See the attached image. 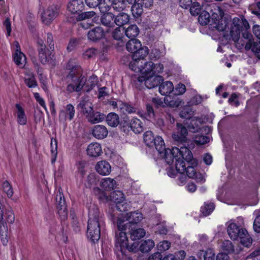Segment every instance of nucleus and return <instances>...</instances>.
I'll use <instances>...</instances> for the list:
<instances>
[{
  "label": "nucleus",
  "instance_id": "11",
  "mask_svg": "<svg viewBox=\"0 0 260 260\" xmlns=\"http://www.w3.org/2000/svg\"><path fill=\"white\" fill-rule=\"evenodd\" d=\"M75 114V109L74 107L71 104H68L64 109L60 110L59 120L63 123H64L67 120L71 121L73 119Z\"/></svg>",
  "mask_w": 260,
  "mask_h": 260
},
{
  "label": "nucleus",
  "instance_id": "23",
  "mask_svg": "<svg viewBox=\"0 0 260 260\" xmlns=\"http://www.w3.org/2000/svg\"><path fill=\"white\" fill-rule=\"evenodd\" d=\"M87 153L88 155L91 157H95L100 156L102 153L101 145L98 143L90 144L87 147Z\"/></svg>",
  "mask_w": 260,
  "mask_h": 260
},
{
  "label": "nucleus",
  "instance_id": "16",
  "mask_svg": "<svg viewBox=\"0 0 260 260\" xmlns=\"http://www.w3.org/2000/svg\"><path fill=\"white\" fill-rule=\"evenodd\" d=\"M231 18L216 17V18H214V23L212 25V27L215 28L220 31H224L231 21Z\"/></svg>",
  "mask_w": 260,
  "mask_h": 260
},
{
  "label": "nucleus",
  "instance_id": "46",
  "mask_svg": "<svg viewBox=\"0 0 260 260\" xmlns=\"http://www.w3.org/2000/svg\"><path fill=\"white\" fill-rule=\"evenodd\" d=\"M112 35V37L114 40L120 41L118 44L120 46H124V42L122 40L123 38V33L121 32L119 27L114 30Z\"/></svg>",
  "mask_w": 260,
  "mask_h": 260
},
{
  "label": "nucleus",
  "instance_id": "22",
  "mask_svg": "<svg viewBox=\"0 0 260 260\" xmlns=\"http://www.w3.org/2000/svg\"><path fill=\"white\" fill-rule=\"evenodd\" d=\"M130 128L135 134H140L144 131V124L140 119L134 117L130 120Z\"/></svg>",
  "mask_w": 260,
  "mask_h": 260
},
{
  "label": "nucleus",
  "instance_id": "21",
  "mask_svg": "<svg viewBox=\"0 0 260 260\" xmlns=\"http://www.w3.org/2000/svg\"><path fill=\"white\" fill-rule=\"evenodd\" d=\"M190 14L193 16H207L209 14L204 11L198 2H193L190 8Z\"/></svg>",
  "mask_w": 260,
  "mask_h": 260
},
{
  "label": "nucleus",
  "instance_id": "54",
  "mask_svg": "<svg viewBox=\"0 0 260 260\" xmlns=\"http://www.w3.org/2000/svg\"><path fill=\"white\" fill-rule=\"evenodd\" d=\"M198 22L202 25L209 24L212 26L214 23V18L216 17H198Z\"/></svg>",
  "mask_w": 260,
  "mask_h": 260
},
{
  "label": "nucleus",
  "instance_id": "36",
  "mask_svg": "<svg viewBox=\"0 0 260 260\" xmlns=\"http://www.w3.org/2000/svg\"><path fill=\"white\" fill-rule=\"evenodd\" d=\"M16 107L18 110L17 121L21 125H25L26 123L27 118L25 112L22 107L19 104H16Z\"/></svg>",
  "mask_w": 260,
  "mask_h": 260
},
{
  "label": "nucleus",
  "instance_id": "63",
  "mask_svg": "<svg viewBox=\"0 0 260 260\" xmlns=\"http://www.w3.org/2000/svg\"><path fill=\"white\" fill-rule=\"evenodd\" d=\"M164 70V66L161 63H154V66H153V74L152 75H156V74H158L161 73L163 72Z\"/></svg>",
  "mask_w": 260,
  "mask_h": 260
},
{
  "label": "nucleus",
  "instance_id": "49",
  "mask_svg": "<svg viewBox=\"0 0 260 260\" xmlns=\"http://www.w3.org/2000/svg\"><path fill=\"white\" fill-rule=\"evenodd\" d=\"M3 189L4 191L7 194L9 198H11L13 195V190L11 185L6 180L2 184Z\"/></svg>",
  "mask_w": 260,
  "mask_h": 260
},
{
  "label": "nucleus",
  "instance_id": "53",
  "mask_svg": "<svg viewBox=\"0 0 260 260\" xmlns=\"http://www.w3.org/2000/svg\"><path fill=\"white\" fill-rule=\"evenodd\" d=\"M0 237L3 244L6 245L8 242V228L5 229L0 225Z\"/></svg>",
  "mask_w": 260,
  "mask_h": 260
},
{
  "label": "nucleus",
  "instance_id": "47",
  "mask_svg": "<svg viewBox=\"0 0 260 260\" xmlns=\"http://www.w3.org/2000/svg\"><path fill=\"white\" fill-rule=\"evenodd\" d=\"M142 5L139 2L134 4L131 7V11L133 16H141L143 12Z\"/></svg>",
  "mask_w": 260,
  "mask_h": 260
},
{
  "label": "nucleus",
  "instance_id": "28",
  "mask_svg": "<svg viewBox=\"0 0 260 260\" xmlns=\"http://www.w3.org/2000/svg\"><path fill=\"white\" fill-rule=\"evenodd\" d=\"M116 186V181L111 178H105L101 181V186L105 190L114 189Z\"/></svg>",
  "mask_w": 260,
  "mask_h": 260
},
{
  "label": "nucleus",
  "instance_id": "25",
  "mask_svg": "<svg viewBox=\"0 0 260 260\" xmlns=\"http://www.w3.org/2000/svg\"><path fill=\"white\" fill-rule=\"evenodd\" d=\"M39 13L41 16L45 14L47 16H55L61 14L60 7L57 5H52L49 7L46 12L44 10H40Z\"/></svg>",
  "mask_w": 260,
  "mask_h": 260
},
{
  "label": "nucleus",
  "instance_id": "55",
  "mask_svg": "<svg viewBox=\"0 0 260 260\" xmlns=\"http://www.w3.org/2000/svg\"><path fill=\"white\" fill-rule=\"evenodd\" d=\"M97 49L91 48L87 49L83 53V56L85 59H89L94 56L98 53Z\"/></svg>",
  "mask_w": 260,
  "mask_h": 260
},
{
  "label": "nucleus",
  "instance_id": "61",
  "mask_svg": "<svg viewBox=\"0 0 260 260\" xmlns=\"http://www.w3.org/2000/svg\"><path fill=\"white\" fill-rule=\"evenodd\" d=\"M242 35V37L248 41L246 44L251 43L253 45V44L256 43L253 41V36L251 34L248 32L247 30H245L243 31Z\"/></svg>",
  "mask_w": 260,
  "mask_h": 260
},
{
  "label": "nucleus",
  "instance_id": "17",
  "mask_svg": "<svg viewBox=\"0 0 260 260\" xmlns=\"http://www.w3.org/2000/svg\"><path fill=\"white\" fill-rule=\"evenodd\" d=\"M87 37L89 40L97 42L105 37V32L101 27H95L88 31Z\"/></svg>",
  "mask_w": 260,
  "mask_h": 260
},
{
  "label": "nucleus",
  "instance_id": "5",
  "mask_svg": "<svg viewBox=\"0 0 260 260\" xmlns=\"http://www.w3.org/2000/svg\"><path fill=\"white\" fill-rule=\"evenodd\" d=\"M84 4L82 0H71L68 5L67 9L74 15L78 16H94L95 13L94 11L83 12Z\"/></svg>",
  "mask_w": 260,
  "mask_h": 260
},
{
  "label": "nucleus",
  "instance_id": "35",
  "mask_svg": "<svg viewBox=\"0 0 260 260\" xmlns=\"http://www.w3.org/2000/svg\"><path fill=\"white\" fill-rule=\"evenodd\" d=\"M153 66H154V63L152 61L146 62L144 61L140 73L146 76H148V75H152Z\"/></svg>",
  "mask_w": 260,
  "mask_h": 260
},
{
  "label": "nucleus",
  "instance_id": "20",
  "mask_svg": "<svg viewBox=\"0 0 260 260\" xmlns=\"http://www.w3.org/2000/svg\"><path fill=\"white\" fill-rule=\"evenodd\" d=\"M163 78L159 75H149L145 80V86L148 89H151L158 86L161 81Z\"/></svg>",
  "mask_w": 260,
  "mask_h": 260
},
{
  "label": "nucleus",
  "instance_id": "7",
  "mask_svg": "<svg viewBox=\"0 0 260 260\" xmlns=\"http://www.w3.org/2000/svg\"><path fill=\"white\" fill-rule=\"evenodd\" d=\"M177 132L172 134V138L176 144H185V143L190 142L187 139L188 131L187 128L182 123H177Z\"/></svg>",
  "mask_w": 260,
  "mask_h": 260
},
{
  "label": "nucleus",
  "instance_id": "51",
  "mask_svg": "<svg viewBox=\"0 0 260 260\" xmlns=\"http://www.w3.org/2000/svg\"><path fill=\"white\" fill-rule=\"evenodd\" d=\"M92 17H76V21H83V22L81 23V25L83 27L87 29L90 26L93 25L92 22L93 20H92V21L90 20V18H91Z\"/></svg>",
  "mask_w": 260,
  "mask_h": 260
},
{
  "label": "nucleus",
  "instance_id": "64",
  "mask_svg": "<svg viewBox=\"0 0 260 260\" xmlns=\"http://www.w3.org/2000/svg\"><path fill=\"white\" fill-rule=\"evenodd\" d=\"M253 229L256 233H260V211L253 222Z\"/></svg>",
  "mask_w": 260,
  "mask_h": 260
},
{
  "label": "nucleus",
  "instance_id": "19",
  "mask_svg": "<svg viewBox=\"0 0 260 260\" xmlns=\"http://www.w3.org/2000/svg\"><path fill=\"white\" fill-rule=\"evenodd\" d=\"M92 133L95 138L103 139L107 136L108 131L105 125H96L93 127Z\"/></svg>",
  "mask_w": 260,
  "mask_h": 260
},
{
  "label": "nucleus",
  "instance_id": "2",
  "mask_svg": "<svg viewBox=\"0 0 260 260\" xmlns=\"http://www.w3.org/2000/svg\"><path fill=\"white\" fill-rule=\"evenodd\" d=\"M102 216L96 205L90 204L88 209L87 237L91 242H98L101 237V223Z\"/></svg>",
  "mask_w": 260,
  "mask_h": 260
},
{
  "label": "nucleus",
  "instance_id": "29",
  "mask_svg": "<svg viewBox=\"0 0 260 260\" xmlns=\"http://www.w3.org/2000/svg\"><path fill=\"white\" fill-rule=\"evenodd\" d=\"M13 59L15 63L20 68H23L26 62V57L22 52H15L13 54Z\"/></svg>",
  "mask_w": 260,
  "mask_h": 260
},
{
  "label": "nucleus",
  "instance_id": "43",
  "mask_svg": "<svg viewBox=\"0 0 260 260\" xmlns=\"http://www.w3.org/2000/svg\"><path fill=\"white\" fill-rule=\"evenodd\" d=\"M143 64V61L142 60H140L139 59H133V60L131 61L129 64V67L132 70L135 72L140 73Z\"/></svg>",
  "mask_w": 260,
  "mask_h": 260
},
{
  "label": "nucleus",
  "instance_id": "41",
  "mask_svg": "<svg viewBox=\"0 0 260 260\" xmlns=\"http://www.w3.org/2000/svg\"><path fill=\"white\" fill-rule=\"evenodd\" d=\"M215 206L214 204L205 203L204 205L201 207V212L204 216H207L211 214L214 210Z\"/></svg>",
  "mask_w": 260,
  "mask_h": 260
},
{
  "label": "nucleus",
  "instance_id": "8",
  "mask_svg": "<svg viewBox=\"0 0 260 260\" xmlns=\"http://www.w3.org/2000/svg\"><path fill=\"white\" fill-rule=\"evenodd\" d=\"M55 200L58 214L62 220H64L68 216V211L64 196L59 189L56 193Z\"/></svg>",
  "mask_w": 260,
  "mask_h": 260
},
{
  "label": "nucleus",
  "instance_id": "24",
  "mask_svg": "<svg viewBox=\"0 0 260 260\" xmlns=\"http://www.w3.org/2000/svg\"><path fill=\"white\" fill-rule=\"evenodd\" d=\"M105 117V115L100 112L94 111L93 110L89 115H86L88 121L92 123H96L102 121Z\"/></svg>",
  "mask_w": 260,
  "mask_h": 260
},
{
  "label": "nucleus",
  "instance_id": "14",
  "mask_svg": "<svg viewBox=\"0 0 260 260\" xmlns=\"http://www.w3.org/2000/svg\"><path fill=\"white\" fill-rule=\"evenodd\" d=\"M153 143H154L153 147H154L158 151V153L160 154V156L164 158L166 161L167 156V151L169 149L166 148L165 144L162 138L160 136H156L155 140L153 141Z\"/></svg>",
  "mask_w": 260,
  "mask_h": 260
},
{
  "label": "nucleus",
  "instance_id": "26",
  "mask_svg": "<svg viewBox=\"0 0 260 260\" xmlns=\"http://www.w3.org/2000/svg\"><path fill=\"white\" fill-rule=\"evenodd\" d=\"M120 105L119 111L122 113H126L129 114L137 113L140 114V111L138 108L134 105L130 104L129 103L123 102Z\"/></svg>",
  "mask_w": 260,
  "mask_h": 260
},
{
  "label": "nucleus",
  "instance_id": "4",
  "mask_svg": "<svg viewBox=\"0 0 260 260\" xmlns=\"http://www.w3.org/2000/svg\"><path fill=\"white\" fill-rule=\"evenodd\" d=\"M227 232L230 238L233 240L238 238L244 246L248 247L252 244V239L245 229L240 228L236 223H230L227 228Z\"/></svg>",
  "mask_w": 260,
  "mask_h": 260
},
{
  "label": "nucleus",
  "instance_id": "9",
  "mask_svg": "<svg viewBox=\"0 0 260 260\" xmlns=\"http://www.w3.org/2000/svg\"><path fill=\"white\" fill-rule=\"evenodd\" d=\"M15 221V215L11 209H5L3 205L0 204V222L1 225L6 229L7 223L12 224Z\"/></svg>",
  "mask_w": 260,
  "mask_h": 260
},
{
  "label": "nucleus",
  "instance_id": "38",
  "mask_svg": "<svg viewBox=\"0 0 260 260\" xmlns=\"http://www.w3.org/2000/svg\"><path fill=\"white\" fill-rule=\"evenodd\" d=\"M155 137L150 131L146 132L143 135L144 141L146 145L149 147H153L154 143H153V141L155 140Z\"/></svg>",
  "mask_w": 260,
  "mask_h": 260
},
{
  "label": "nucleus",
  "instance_id": "37",
  "mask_svg": "<svg viewBox=\"0 0 260 260\" xmlns=\"http://www.w3.org/2000/svg\"><path fill=\"white\" fill-rule=\"evenodd\" d=\"M201 259L215 260V253L212 249H208L207 250H201L199 253Z\"/></svg>",
  "mask_w": 260,
  "mask_h": 260
},
{
  "label": "nucleus",
  "instance_id": "12",
  "mask_svg": "<svg viewBox=\"0 0 260 260\" xmlns=\"http://www.w3.org/2000/svg\"><path fill=\"white\" fill-rule=\"evenodd\" d=\"M115 252H121L123 251V248L127 245L128 243V239L126 234L124 232H119L118 234L115 233Z\"/></svg>",
  "mask_w": 260,
  "mask_h": 260
},
{
  "label": "nucleus",
  "instance_id": "60",
  "mask_svg": "<svg viewBox=\"0 0 260 260\" xmlns=\"http://www.w3.org/2000/svg\"><path fill=\"white\" fill-rule=\"evenodd\" d=\"M51 153L52 154V156L54 157V158L52 159V161L53 162L55 160L57 154V141L56 140H54V141H53V139H51Z\"/></svg>",
  "mask_w": 260,
  "mask_h": 260
},
{
  "label": "nucleus",
  "instance_id": "57",
  "mask_svg": "<svg viewBox=\"0 0 260 260\" xmlns=\"http://www.w3.org/2000/svg\"><path fill=\"white\" fill-rule=\"evenodd\" d=\"M125 221L123 219L118 218L117 221V226L118 230L120 232L125 231L127 227L129 226L128 222L124 223Z\"/></svg>",
  "mask_w": 260,
  "mask_h": 260
},
{
  "label": "nucleus",
  "instance_id": "56",
  "mask_svg": "<svg viewBox=\"0 0 260 260\" xmlns=\"http://www.w3.org/2000/svg\"><path fill=\"white\" fill-rule=\"evenodd\" d=\"M209 138L206 136H197L194 142L197 145H204L209 142Z\"/></svg>",
  "mask_w": 260,
  "mask_h": 260
},
{
  "label": "nucleus",
  "instance_id": "59",
  "mask_svg": "<svg viewBox=\"0 0 260 260\" xmlns=\"http://www.w3.org/2000/svg\"><path fill=\"white\" fill-rule=\"evenodd\" d=\"M171 245L170 242L167 240L161 241L157 245V248L160 252H163L169 249Z\"/></svg>",
  "mask_w": 260,
  "mask_h": 260
},
{
  "label": "nucleus",
  "instance_id": "40",
  "mask_svg": "<svg viewBox=\"0 0 260 260\" xmlns=\"http://www.w3.org/2000/svg\"><path fill=\"white\" fill-rule=\"evenodd\" d=\"M154 242L152 240L144 241L140 245V250L142 252H148L154 246Z\"/></svg>",
  "mask_w": 260,
  "mask_h": 260
},
{
  "label": "nucleus",
  "instance_id": "1",
  "mask_svg": "<svg viewBox=\"0 0 260 260\" xmlns=\"http://www.w3.org/2000/svg\"><path fill=\"white\" fill-rule=\"evenodd\" d=\"M190 142L185 143V144H176L177 147H174L172 149L167 151L166 162L172 165L175 160V168L176 171L183 172L185 170V162L191 163L192 165H197L198 160L193 158V155L190 150Z\"/></svg>",
  "mask_w": 260,
  "mask_h": 260
},
{
  "label": "nucleus",
  "instance_id": "15",
  "mask_svg": "<svg viewBox=\"0 0 260 260\" xmlns=\"http://www.w3.org/2000/svg\"><path fill=\"white\" fill-rule=\"evenodd\" d=\"M242 18L240 17L241 19L239 17H234L233 19V23L232 25H233L235 27V30H234V28L232 26L230 31V35L232 40L236 42L238 41L240 38V26L242 21Z\"/></svg>",
  "mask_w": 260,
  "mask_h": 260
},
{
  "label": "nucleus",
  "instance_id": "52",
  "mask_svg": "<svg viewBox=\"0 0 260 260\" xmlns=\"http://www.w3.org/2000/svg\"><path fill=\"white\" fill-rule=\"evenodd\" d=\"M126 2V0H114L113 8L117 11H122L125 7Z\"/></svg>",
  "mask_w": 260,
  "mask_h": 260
},
{
  "label": "nucleus",
  "instance_id": "3",
  "mask_svg": "<svg viewBox=\"0 0 260 260\" xmlns=\"http://www.w3.org/2000/svg\"><path fill=\"white\" fill-rule=\"evenodd\" d=\"M70 67V64H68L67 68L70 70V71L67 76V82L69 83L67 87V91L68 93L79 92L83 87L86 80L84 77L82 76L80 67L75 66L72 68Z\"/></svg>",
  "mask_w": 260,
  "mask_h": 260
},
{
  "label": "nucleus",
  "instance_id": "32",
  "mask_svg": "<svg viewBox=\"0 0 260 260\" xmlns=\"http://www.w3.org/2000/svg\"><path fill=\"white\" fill-rule=\"evenodd\" d=\"M141 46V42L136 39H131L126 44L127 50L132 53L136 52Z\"/></svg>",
  "mask_w": 260,
  "mask_h": 260
},
{
  "label": "nucleus",
  "instance_id": "6",
  "mask_svg": "<svg viewBox=\"0 0 260 260\" xmlns=\"http://www.w3.org/2000/svg\"><path fill=\"white\" fill-rule=\"evenodd\" d=\"M37 43L38 57L40 62L43 64L52 63L54 57V54L52 51L46 48L42 39H38Z\"/></svg>",
  "mask_w": 260,
  "mask_h": 260
},
{
  "label": "nucleus",
  "instance_id": "39",
  "mask_svg": "<svg viewBox=\"0 0 260 260\" xmlns=\"http://www.w3.org/2000/svg\"><path fill=\"white\" fill-rule=\"evenodd\" d=\"M125 35L131 39H135L139 33V29L136 25H131L125 31Z\"/></svg>",
  "mask_w": 260,
  "mask_h": 260
},
{
  "label": "nucleus",
  "instance_id": "30",
  "mask_svg": "<svg viewBox=\"0 0 260 260\" xmlns=\"http://www.w3.org/2000/svg\"><path fill=\"white\" fill-rule=\"evenodd\" d=\"M148 54V49L147 47H141V46L136 50V52H134L132 55L133 59H138L143 61H145L144 59Z\"/></svg>",
  "mask_w": 260,
  "mask_h": 260
},
{
  "label": "nucleus",
  "instance_id": "18",
  "mask_svg": "<svg viewBox=\"0 0 260 260\" xmlns=\"http://www.w3.org/2000/svg\"><path fill=\"white\" fill-rule=\"evenodd\" d=\"M96 172L101 175H108L111 171L110 164L106 160L98 161L95 167Z\"/></svg>",
  "mask_w": 260,
  "mask_h": 260
},
{
  "label": "nucleus",
  "instance_id": "58",
  "mask_svg": "<svg viewBox=\"0 0 260 260\" xmlns=\"http://www.w3.org/2000/svg\"><path fill=\"white\" fill-rule=\"evenodd\" d=\"M115 19H113V22H114V25L116 24L118 26H122L125 24H127L129 19V17H114Z\"/></svg>",
  "mask_w": 260,
  "mask_h": 260
},
{
  "label": "nucleus",
  "instance_id": "10",
  "mask_svg": "<svg viewBox=\"0 0 260 260\" xmlns=\"http://www.w3.org/2000/svg\"><path fill=\"white\" fill-rule=\"evenodd\" d=\"M111 200L116 204V209L120 212L127 210V205L123 203L125 200L124 196L122 192L116 190L111 193L110 196Z\"/></svg>",
  "mask_w": 260,
  "mask_h": 260
},
{
  "label": "nucleus",
  "instance_id": "27",
  "mask_svg": "<svg viewBox=\"0 0 260 260\" xmlns=\"http://www.w3.org/2000/svg\"><path fill=\"white\" fill-rule=\"evenodd\" d=\"M174 87L172 82L167 81L162 82L159 86V92L163 95H168L173 90Z\"/></svg>",
  "mask_w": 260,
  "mask_h": 260
},
{
  "label": "nucleus",
  "instance_id": "44",
  "mask_svg": "<svg viewBox=\"0 0 260 260\" xmlns=\"http://www.w3.org/2000/svg\"><path fill=\"white\" fill-rule=\"evenodd\" d=\"M245 49L246 51L251 50L254 55L260 59V47L257 43L253 44L251 43L246 44L245 46Z\"/></svg>",
  "mask_w": 260,
  "mask_h": 260
},
{
  "label": "nucleus",
  "instance_id": "34",
  "mask_svg": "<svg viewBox=\"0 0 260 260\" xmlns=\"http://www.w3.org/2000/svg\"><path fill=\"white\" fill-rule=\"evenodd\" d=\"M78 107L81 109L82 111L86 117V115H89L93 110L92 103L84 100L81 101L78 105Z\"/></svg>",
  "mask_w": 260,
  "mask_h": 260
},
{
  "label": "nucleus",
  "instance_id": "48",
  "mask_svg": "<svg viewBox=\"0 0 260 260\" xmlns=\"http://www.w3.org/2000/svg\"><path fill=\"white\" fill-rule=\"evenodd\" d=\"M222 248L223 251L227 252L228 254L234 252V246L232 242L229 240H225L223 241Z\"/></svg>",
  "mask_w": 260,
  "mask_h": 260
},
{
  "label": "nucleus",
  "instance_id": "31",
  "mask_svg": "<svg viewBox=\"0 0 260 260\" xmlns=\"http://www.w3.org/2000/svg\"><path fill=\"white\" fill-rule=\"evenodd\" d=\"M127 216L126 220L128 221L129 224H136L141 221L143 218L142 214L138 212L127 213Z\"/></svg>",
  "mask_w": 260,
  "mask_h": 260
},
{
  "label": "nucleus",
  "instance_id": "62",
  "mask_svg": "<svg viewBox=\"0 0 260 260\" xmlns=\"http://www.w3.org/2000/svg\"><path fill=\"white\" fill-rule=\"evenodd\" d=\"M126 249H127L129 252L136 253L139 250H140V246L139 244L137 242H134L132 245H128V243L127 245L124 247Z\"/></svg>",
  "mask_w": 260,
  "mask_h": 260
},
{
  "label": "nucleus",
  "instance_id": "42",
  "mask_svg": "<svg viewBox=\"0 0 260 260\" xmlns=\"http://www.w3.org/2000/svg\"><path fill=\"white\" fill-rule=\"evenodd\" d=\"M27 77L24 78L25 84L28 88H35L38 86V83L33 74H28Z\"/></svg>",
  "mask_w": 260,
  "mask_h": 260
},
{
  "label": "nucleus",
  "instance_id": "13",
  "mask_svg": "<svg viewBox=\"0 0 260 260\" xmlns=\"http://www.w3.org/2000/svg\"><path fill=\"white\" fill-rule=\"evenodd\" d=\"M188 166L186 167L185 172L186 175L190 178L195 179L197 182L203 183L205 181V179L201 173H197L194 169V167L197 165H192L191 163H187Z\"/></svg>",
  "mask_w": 260,
  "mask_h": 260
},
{
  "label": "nucleus",
  "instance_id": "45",
  "mask_svg": "<svg viewBox=\"0 0 260 260\" xmlns=\"http://www.w3.org/2000/svg\"><path fill=\"white\" fill-rule=\"evenodd\" d=\"M145 231L143 229H138L133 230L131 233V238L135 241L140 239L145 235Z\"/></svg>",
  "mask_w": 260,
  "mask_h": 260
},
{
  "label": "nucleus",
  "instance_id": "50",
  "mask_svg": "<svg viewBox=\"0 0 260 260\" xmlns=\"http://www.w3.org/2000/svg\"><path fill=\"white\" fill-rule=\"evenodd\" d=\"M94 19L99 18V17H94ZM114 17H100V20L102 24L107 27L114 26V22H113Z\"/></svg>",
  "mask_w": 260,
  "mask_h": 260
},
{
  "label": "nucleus",
  "instance_id": "33",
  "mask_svg": "<svg viewBox=\"0 0 260 260\" xmlns=\"http://www.w3.org/2000/svg\"><path fill=\"white\" fill-rule=\"evenodd\" d=\"M106 121L109 125L116 127L119 124V116L115 113H110L106 117Z\"/></svg>",
  "mask_w": 260,
  "mask_h": 260
}]
</instances>
